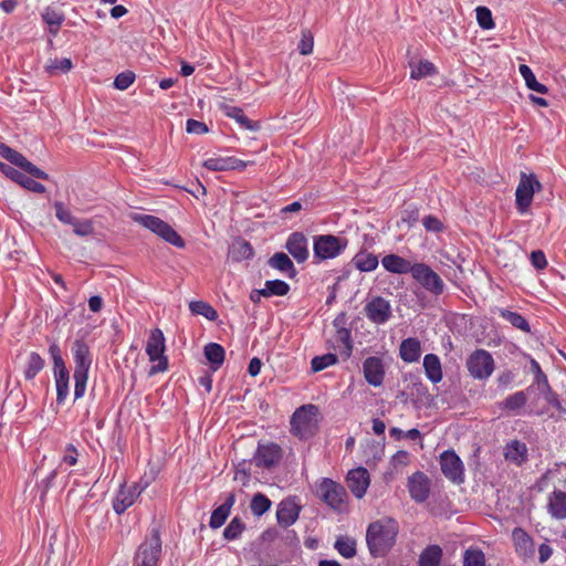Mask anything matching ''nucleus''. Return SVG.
<instances>
[{"mask_svg":"<svg viewBox=\"0 0 566 566\" xmlns=\"http://www.w3.org/2000/svg\"><path fill=\"white\" fill-rule=\"evenodd\" d=\"M187 132L190 134H205L208 132V127L205 123L196 120V119H188L187 120Z\"/></svg>","mask_w":566,"mask_h":566,"instance_id":"e2e57ef3","label":"nucleus"},{"mask_svg":"<svg viewBox=\"0 0 566 566\" xmlns=\"http://www.w3.org/2000/svg\"><path fill=\"white\" fill-rule=\"evenodd\" d=\"M350 264L359 272H371L377 269L379 260L375 253L361 249L353 256Z\"/></svg>","mask_w":566,"mask_h":566,"instance_id":"5701e85b","label":"nucleus"},{"mask_svg":"<svg viewBox=\"0 0 566 566\" xmlns=\"http://www.w3.org/2000/svg\"><path fill=\"white\" fill-rule=\"evenodd\" d=\"M422 222L428 231L437 232L440 231L442 228L440 220L433 216H427L426 218H423Z\"/></svg>","mask_w":566,"mask_h":566,"instance_id":"0e129e2a","label":"nucleus"},{"mask_svg":"<svg viewBox=\"0 0 566 566\" xmlns=\"http://www.w3.org/2000/svg\"><path fill=\"white\" fill-rule=\"evenodd\" d=\"M161 553L159 532L153 530L150 535L140 544L135 555L134 566H157Z\"/></svg>","mask_w":566,"mask_h":566,"instance_id":"1a4fd4ad","label":"nucleus"},{"mask_svg":"<svg viewBox=\"0 0 566 566\" xmlns=\"http://www.w3.org/2000/svg\"><path fill=\"white\" fill-rule=\"evenodd\" d=\"M54 208L56 218L65 224L72 226L77 219L62 202H55Z\"/></svg>","mask_w":566,"mask_h":566,"instance_id":"864d4df0","label":"nucleus"},{"mask_svg":"<svg viewBox=\"0 0 566 566\" xmlns=\"http://www.w3.org/2000/svg\"><path fill=\"white\" fill-rule=\"evenodd\" d=\"M282 458V450L276 443L259 444L254 461L258 467L272 468Z\"/></svg>","mask_w":566,"mask_h":566,"instance_id":"dca6fc26","label":"nucleus"},{"mask_svg":"<svg viewBox=\"0 0 566 566\" xmlns=\"http://www.w3.org/2000/svg\"><path fill=\"white\" fill-rule=\"evenodd\" d=\"M501 314H502V317L505 318L507 322H510L514 327H516L523 332L530 331L528 323L518 313L511 312V311H502Z\"/></svg>","mask_w":566,"mask_h":566,"instance_id":"de8ad7c7","label":"nucleus"},{"mask_svg":"<svg viewBox=\"0 0 566 566\" xmlns=\"http://www.w3.org/2000/svg\"><path fill=\"white\" fill-rule=\"evenodd\" d=\"M227 115L234 118L242 127L253 129V125L240 108L229 107Z\"/></svg>","mask_w":566,"mask_h":566,"instance_id":"13d9d810","label":"nucleus"},{"mask_svg":"<svg viewBox=\"0 0 566 566\" xmlns=\"http://www.w3.org/2000/svg\"><path fill=\"white\" fill-rule=\"evenodd\" d=\"M300 506L293 500H285L279 504L276 517L280 525L287 527L296 522Z\"/></svg>","mask_w":566,"mask_h":566,"instance_id":"4be33fe9","label":"nucleus"},{"mask_svg":"<svg viewBox=\"0 0 566 566\" xmlns=\"http://www.w3.org/2000/svg\"><path fill=\"white\" fill-rule=\"evenodd\" d=\"M531 262L537 270H543L547 265V260L543 251L537 250L531 253Z\"/></svg>","mask_w":566,"mask_h":566,"instance_id":"680f3d73","label":"nucleus"},{"mask_svg":"<svg viewBox=\"0 0 566 566\" xmlns=\"http://www.w3.org/2000/svg\"><path fill=\"white\" fill-rule=\"evenodd\" d=\"M334 547L345 558H353L356 555V541L352 537H338Z\"/></svg>","mask_w":566,"mask_h":566,"instance_id":"ea45409f","label":"nucleus"},{"mask_svg":"<svg viewBox=\"0 0 566 566\" xmlns=\"http://www.w3.org/2000/svg\"><path fill=\"white\" fill-rule=\"evenodd\" d=\"M512 539L514 543L516 554L524 560L533 558L535 549L532 537L520 527H516L512 532Z\"/></svg>","mask_w":566,"mask_h":566,"instance_id":"6ab92c4d","label":"nucleus"},{"mask_svg":"<svg viewBox=\"0 0 566 566\" xmlns=\"http://www.w3.org/2000/svg\"><path fill=\"white\" fill-rule=\"evenodd\" d=\"M553 554V548L547 544V543H543L539 545L538 547V560L539 563H545L547 562L551 556Z\"/></svg>","mask_w":566,"mask_h":566,"instance_id":"69168bd1","label":"nucleus"},{"mask_svg":"<svg viewBox=\"0 0 566 566\" xmlns=\"http://www.w3.org/2000/svg\"><path fill=\"white\" fill-rule=\"evenodd\" d=\"M527 448L525 443L520 441H512L507 443L504 451V457L507 461L515 464H522L526 460Z\"/></svg>","mask_w":566,"mask_h":566,"instance_id":"c756f323","label":"nucleus"},{"mask_svg":"<svg viewBox=\"0 0 566 566\" xmlns=\"http://www.w3.org/2000/svg\"><path fill=\"white\" fill-rule=\"evenodd\" d=\"M42 19L49 25L50 33L55 35L64 21V15L54 8H46L42 12Z\"/></svg>","mask_w":566,"mask_h":566,"instance_id":"c9c22d12","label":"nucleus"},{"mask_svg":"<svg viewBox=\"0 0 566 566\" xmlns=\"http://www.w3.org/2000/svg\"><path fill=\"white\" fill-rule=\"evenodd\" d=\"M205 356L211 365V368L217 370L224 361V349L217 343H209L205 346Z\"/></svg>","mask_w":566,"mask_h":566,"instance_id":"2f4dec72","label":"nucleus"},{"mask_svg":"<svg viewBox=\"0 0 566 566\" xmlns=\"http://www.w3.org/2000/svg\"><path fill=\"white\" fill-rule=\"evenodd\" d=\"M0 171L9 179L29 191L35 193H43L45 191V187L42 184L35 181L31 177L25 176L23 172L8 164L0 163Z\"/></svg>","mask_w":566,"mask_h":566,"instance_id":"4468645a","label":"nucleus"},{"mask_svg":"<svg viewBox=\"0 0 566 566\" xmlns=\"http://www.w3.org/2000/svg\"><path fill=\"white\" fill-rule=\"evenodd\" d=\"M72 353L75 361L74 369V398L80 399L84 396L88 379V371L92 365V355L86 343L75 340L72 346Z\"/></svg>","mask_w":566,"mask_h":566,"instance_id":"f03ea898","label":"nucleus"},{"mask_svg":"<svg viewBox=\"0 0 566 566\" xmlns=\"http://www.w3.org/2000/svg\"><path fill=\"white\" fill-rule=\"evenodd\" d=\"M270 266L284 273H289L290 276L295 274V268L289 255L283 252L274 253L269 260Z\"/></svg>","mask_w":566,"mask_h":566,"instance_id":"f704fd0d","label":"nucleus"},{"mask_svg":"<svg viewBox=\"0 0 566 566\" xmlns=\"http://www.w3.org/2000/svg\"><path fill=\"white\" fill-rule=\"evenodd\" d=\"M46 69L51 74L69 72L72 69V61L69 57L49 60Z\"/></svg>","mask_w":566,"mask_h":566,"instance_id":"8fccbe9b","label":"nucleus"},{"mask_svg":"<svg viewBox=\"0 0 566 566\" xmlns=\"http://www.w3.org/2000/svg\"><path fill=\"white\" fill-rule=\"evenodd\" d=\"M10 163L15 165L17 167H20L25 172L30 174L32 177L38 179H44L46 180L49 178L48 174L38 168L35 165H33L31 161H29L23 155L15 151L14 155L10 157Z\"/></svg>","mask_w":566,"mask_h":566,"instance_id":"c85d7f7f","label":"nucleus"},{"mask_svg":"<svg viewBox=\"0 0 566 566\" xmlns=\"http://www.w3.org/2000/svg\"><path fill=\"white\" fill-rule=\"evenodd\" d=\"M285 248L297 263L305 262L310 255L307 239L301 232L292 233L286 241Z\"/></svg>","mask_w":566,"mask_h":566,"instance_id":"a211bd4d","label":"nucleus"},{"mask_svg":"<svg viewBox=\"0 0 566 566\" xmlns=\"http://www.w3.org/2000/svg\"><path fill=\"white\" fill-rule=\"evenodd\" d=\"M140 493L142 489L136 484L130 486L123 485L114 497V511L117 514L124 513L128 507H130L135 503L136 499Z\"/></svg>","mask_w":566,"mask_h":566,"instance_id":"f3484780","label":"nucleus"},{"mask_svg":"<svg viewBox=\"0 0 566 566\" xmlns=\"http://www.w3.org/2000/svg\"><path fill=\"white\" fill-rule=\"evenodd\" d=\"M347 239L333 234L316 235L313 242L314 258L324 261L335 259L347 248Z\"/></svg>","mask_w":566,"mask_h":566,"instance_id":"0eeeda50","label":"nucleus"},{"mask_svg":"<svg viewBox=\"0 0 566 566\" xmlns=\"http://www.w3.org/2000/svg\"><path fill=\"white\" fill-rule=\"evenodd\" d=\"M363 370L365 379L369 385L378 387L382 384L385 369L380 358L368 357L363 364Z\"/></svg>","mask_w":566,"mask_h":566,"instance_id":"aec40b11","label":"nucleus"},{"mask_svg":"<svg viewBox=\"0 0 566 566\" xmlns=\"http://www.w3.org/2000/svg\"><path fill=\"white\" fill-rule=\"evenodd\" d=\"M526 396L523 391H517L509 396L503 402V408L507 410H517L526 403Z\"/></svg>","mask_w":566,"mask_h":566,"instance_id":"3c124183","label":"nucleus"},{"mask_svg":"<svg viewBox=\"0 0 566 566\" xmlns=\"http://www.w3.org/2000/svg\"><path fill=\"white\" fill-rule=\"evenodd\" d=\"M399 525L391 517L370 523L366 531V543L373 557H384L396 544Z\"/></svg>","mask_w":566,"mask_h":566,"instance_id":"f257e3e1","label":"nucleus"},{"mask_svg":"<svg viewBox=\"0 0 566 566\" xmlns=\"http://www.w3.org/2000/svg\"><path fill=\"white\" fill-rule=\"evenodd\" d=\"M189 310L193 315H201L211 322L218 318L217 311L205 301H191L189 303Z\"/></svg>","mask_w":566,"mask_h":566,"instance_id":"4c0bfd02","label":"nucleus"},{"mask_svg":"<svg viewBox=\"0 0 566 566\" xmlns=\"http://www.w3.org/2000/svg\"><path fill=\"white\" fill-rule=\"evenodd\" d=\"M485 557L480 549H467L463 556V566H484Z\"/></svg>","mask_w":566,"mask_h":566,"instance_id":"49530a36","label":"nucleus"},{"mask_svg":"<svg viewBox=\"0 0 566 566\" xmlns=\"http://www.w3.org/2000/svg\"><path fill=\"white\" fill-rule=\"evenodd\" d=\"M319 413L314 405L297 408L291 417V432L300 439H308L318 428Z\"/></svg>","mask_w":566,"mask_h":566,"instance_id":"7ed1b4c3","label":"nucleus"},{"mask_svg":"<svg viewBox=\"0 0 566 566\" xmlns=\"http://www.w3.org/2000/svg\"><path fill=\"white\" fill-rule=\"evenodd\" d=\"M314 46L313 35L306 31L303 32L302 39L298 43V51L302 55H308L312 53Z\"/></svg>","mask_w":566,"mask_h":566,"instance_id":"bf43d9fd","label":"nucleus"},{"mask_svg":"<svg viewBox=\"0 0 566 566\" xmlns=\"http://www.w3.org/2000/svg\"><path fill=\"white\" fill-rule=\"evenodd\" d=\"M73 232L78 237H87L93 233V224L90 220H78L72 224Z\"/></svg>","mask_w":566,"mask_h":566,"instance_id":"6e6d98bb","label":"nucleus"},{"mask_svg":"<svg viewBox=\"0 0 566 566\" xmlns=\"http://www.w3.org/2000/svg\"><path fill=\"white\" fill-rule=\"evenodd\" d=\"M440 467L443 475L452 483L464 482V465L454 451L448 450L440 454Z\"/></svg>","mask_w":566,"mask_h":566,"instance_id":"9b49d317","label":"nucleus"},{"mask_svg":"<svg viewBox=\"0 0 566 566\" xmlns=\"http://www.w3.org/2000/svg\"><path fill=\"white\" fill-rule=\"evenodd\" d=\"M542 189V185L533 174L522 172L515 191V205L521 214H525L533 201L534 193Z\"/></svg>","mask_w":566,"mask_h":566,"instance_id":"6e6552de","label":"nucleus"},{"mask_svg":"<svg viewBox=\"0 0 566 566\" xmlns=\"http://www.w3.org/2000/svg\"><path fill=\"white\" fill-rule=\"evenodd\" d=\"M165 348L163 332L159 328L153 329L146 344V354L153 363L148 371L149 376L164 373L168 369V359L165 356Z\"/></svg>","mask_w":566,"mask_h":566,"instance_id":"423d86ee","label":"nucleus"},{"mask_svg":"<svg viewBox=\"0 0 566 566\" xmlns=\"http://www.w3.org/2000/svg\"><path fill=\"white\" fill-rule=\"evenodd\" d=\"M235 502L234 494H229L223 504L218 506L211 514L209 525L211 528L221 527L230 515L231 509Z\"/></svg>","mask_w":566,"mask_h":566,"instance_id":"bb28decb","label":"nucleus"},{"mask_svg":"<svg viewBox=\"0 0 566 566\" xmlns=\"http://www.w3.org/2000/svg\"><path fill=\"white\" fill-rule=\"evenodd\" d=\"M547 510L553 518H566V493L554 491L547 499Z\"/></svg>","mask_w":566,"mask_h":566,"instance_id":"393cba45","label":"nucleus"},{"mask_svg":"<svg viewBox=\"0 0 566 566\" xmlns=\"http://www.w3.org/2000/svg\"><path fill=\"white\" fill-rule=\"evenodd\" d=\"M409 493L417 502H423L429 495V479L422 472H416L409 478Z\"/></svg>","mask_w":566,"mask_h":566,"instance_id":"412c9836","label":"nucleus"},{"mask_svg":"<svg viewBox=\"0 0 566 566\" xmlns=\"http://www.w3.org/2000/svg\"><path fill=\"white\" fill-rule=\"evenodd\" d=\"M346 483L355 497L363 499L370 484L369 472L363 467L352 469L346 475Z\"/></svg>","mask_w":566,"mask_h":566,"instance_id":"ddd939ff","label":"nucleus"},{"mask_svg":"<svg viewBox=\"0 0 566 566\" xmlns=\"http://www.w3.org/2000/svg\"><path fill=\"white\" fill-rule=\"evenodd\" d=\"M289 291L290 285L286 282L281 280H270L266 281L264 287L260 291H256V293L264 297H270L274 295L284 296L289 293Z\"/></svg>","mask_w":566,"mask_h":566,"instance_id":"473e14b6","label":"nucleus"},{"mask_svg":"<svg viewBox=\"0 0 566 566\" xmlns=\"http://www.w3.org/2000/svg\"><path fill=\"white\" fill-rule=\"evenodd\" d=\"M410 67H411L410 76H411V78H415V80H420V78H423L426 76H429V75H432L436 73L434 65L427 60L419 61L418 63H415V64L410 63Z\"/></svg>","mask_w":566,"mask_h":566,"instance_id":"a19ab883","label":"nucleus"},{"mask_svg":"<svg viewBox=\"0 0 566 566\" xmlns=\"http://www.w3.org/2000/svg\"><path fill=\"white\" fill-rule=\"evenodd\" d=\"M54 380L56 387V402L62 405L69 395L70 374L67 368L55 370Z\"/></svg>","mask_w":566,"mask_h":566,"instance_id":"7c9ffc66","label":"nucleus"},{"mask_svg":"<svg viewBox=\"0 0 566 566\" xmlns=\"http://www.w3.org/2000/svg\"><path fill=\"white\" fill-rule=\"evenodd\" d=\"M243 530H244V524L241 522L240 518L234 517L231 520V522L224 528L223 536L228 541H233L241 535Z\"/></svg>","mask_w":566,"mask_h":566,"instance_id":"09e8293b","label":"nucleus"},{"mask_svg":"<svg viewBox=\"0 0 566 566\" xmlns=\"http://www.w3.org/2000/svg\"><path fill=\"white\" fill-rule=\"evenodd\" d=\"M250 507L253 515L261 516L271 507V501L262 493H256L252 497Z\"/></svg>","mask_w":566,"mask_h":566,"instance_id":"37998d69","label":"nucleus"},{"mask_svg":"<svg viewBox=\"0 0 566 566\" xmlns=\"http://www.w3.org/2000/svg\"><path fill=\"white\" fill-rule=\"evenodd\" d=\"M135 81V74L130 71L119 73L114 80V86L117 90L124 91L128 88Z\"/></svg>","mask_w":566,"mask_h":566,"instance_id":"5fc2aeb1","label":"nucleus"},{"mask_svg":"<svg viewBox=\"0 0 566 566\" xmlns=\"http://www.w3.org/2000/svg\"><path fill=\"white\" fill-rule=\"evenodd\" d=\"M442 558V549L438 545L426 547L419 556V566H439Z\"/></svg>","mask_w":566,"mask_h":566,"instance_id":"72a5a7b5","label":"nucleus"},{"mask_svg":"<svg viewBox=\"0 0 566 566\" xmlns=\"http://www.w3.org/2000/svg\"><path fill=\"white\" fill-rule=\"evenodd\" d=\"M229 157H211L203 161V167L211 171L229 170Z\"/></svg>","mask_w":566,"mask_h":566,"instance_id":"603ef678","label":"nucleus"},{"mask_svg":"<svg viewBox=\"0 0 566 566\" xmlns=\"http://www.w3.org/2000/svg\"><path fill=\"white\" fill-rule=\"evenodd\" d=\"M408 462L409 453L407 451H398L392 458V463L395 467H405Z\"/></svg>","mask_w":566,"mask_h":566,"instance_id":"338daca9","label":"nucleus"},{"mask_svg":"<svg viewBox=\"0 0 566 566\" xmlns=\"http://www.w3.org/2000/svg\"><path fill=\"white\" fill-rule=\"evenodd\" d=\"M130 218L133 221L148 229L174 247H185V241L182 238L167 222L159 219L158 217L135 212L130 216Z\"/></svg>","mask_w":566,"mask_h":566,"instance_id":"20e7f679","label":"nucleus"},{"mask_svg":"<svg viewBox=\"0 0 566 566\" xmlns=\"http://www.w3.org/2000/svg\"><path fill=\"white\" fill-rule=\"evenodd\" d=\"M518 71H520V74L522 75V77L524 78L526 86L530 90L535 91L541 94L547 93V91H548L547 87L544 84L537 82V80H536L533 71L530 69V66H527L525 64H521L518 67Z\"/></svg>","mask_w":566,"mask_h":566,"instance_id":"e433bc0d","label":"nucleus"},{"mask_svg":"<svg viewBox=\"0 0 566 566\" xmlns=\"http://www.w3.org/2000/svg\"><path fill=\"white\" fill-rule=\"evenodd\" d=\"M44 361L41 356L36 353H31L28 358V365L25 368V378L32 379L34 378L43 368Z\"/></svg>","mask_w":566,"mask_h":566,"instance_id":"79ce46f5","label":"nucleus"},{"mask_svg":"<svg viewBox=\"0 0 566 566\" xmlns=\"http://www.w3.org/2000/svg\"><path fill=\"white\" fill-rule=\"evenodd\" d=\"M399 355L406 363H417L421 356L420 340L415 337L403 339L399 347Z\"/></svg>","mask_w":566,"mask_h":566,"instance_id":"b1692460","label":"nucleus"},{"mask_svg":"<svg viewBox=\"0 0 566 566\" xmlns=\"http://www.w3.org/2000/svg\"><path fill=\"white\" fill-rule=\"evenodd\" d=\"M78 450L73 444H67L64 449L61 464L75 465L78 461Z\"/></svg>","mask_w":566,"mask_h":566,"instance_id":"4d7b16f0","label":"nucleus"},{"mask_svg":"<svg viewBox=\"0 0 566 566\" xmlns=\"http://www.w3.org/2000/svg\"><path fill=\"white\" fill-rule=\"evenodd\" d=\"M381 264L386 271L394 274L411 273L413 265L397 254H387L382 258Z\"/></svg>","mask_w":566,"mask_h":566,"instance_id":"a878e982","label":"nucleus"},{"mask_svg":"<svg viewBox=\"0 0 566 566\" xmlns=\"http://www.w3.org/2000/svg\"><path fill=\"white\" fill-rule=\"evenodd\" d=\"M262 367V363L259 358L254 357L250 360L248 371L252 377H255L260 374Z\"/></svg>","mask_w":566,"mask_h":566,"instance_id":"774afa93","label":"nucleus"},{"mask_svg":"<svg viewBox=\"0 0 566 566\" xmlns=\"http://www.w3.org/2000/svg\"><path fill=\"white\" fill-rule=\"evenodd\" d=\"M412 277L428 291L440 294L443 291V282L429 266L422 263L413 264Z\"/></svg>","mask_w":566,"mask_h":566,"instance_id":"f8f14e48","label":"nucleus"},{"mask_svg":"<svg viewBox=\"0 0 566 566\" xmlns=\"http://www.w3.org/2000/svg\"><path fill=\"white\" fill-rule=\"evenodd\" d=\"M475 13H476V21L483 30H491L494 28L492 12L489 8L478 7L475 9Z\"/></svg>","mask_w":566,"mask_h":566,"instance_id":"a18cd8bd","label":"nucleus"},{"mask_svg":"<svg viewBox=\"0 0 566 566\" xmlns=\"http://www.w3.org/2000/svg\"><path fill=\"white\" fill-rule=\"evenodd\" d=\"M423 369L427 378L437 384L442 379V367L440 358L434 354H427L423 357Z\"/></svg>","mask_w":566,"mask_h":566,"instance_id":"cd10ccee","label":"nucleus"},{"mask_svg":"<svg viewBox=\"0 0 566 566\" xmlns=\"http://www.w3.org/2000/svg\"><path fill=\"white\" fill-rule=\"evenodd\" d=\"M230 255L234 261H242L252 258L253 249L249 242L238 240L230 248Z\"/></svg>","mask_w":566,"mask_h":566,"instance_id":"58836bf2","label":"nucleus"},{"mask_svg":"<svg viewBox=\"0 0 566 566\" xmlns=\"http://www.w3.org/2000/svg\"><path fill=\"white\" fill-rule=\"evenodd\" d=\"M316 495L331 509L344 512L346 510L347 493L344 486L328 478L316 482Z\"/></svg>","mask_w":566,"mask_h":566,"instance_id":"39448f33","label":"nucleus"},{"mask_svg":"<svg viewBox=\"0 0 566 566\" xmlns=\"http://www.w3.org/2000/svg\"><path fill=\"white\" fill-rule=\"evenodd\" d=\"M467 367L473 378L486 379L494 370V360L489 352L476 349L469 356Z\"/></svg>","mask_w":566,"mask_h":566,"instance_id":"9d476101","label":"nucleus"},{"mask_svg":"<svg viewBox=\"0 0 566 566\" xmlns=\"http://www.w3.org/2000/svg\"><path fill=\"white\" fill-rule=\"evenodd\" d=\"M337 363V356L335 354H325L322 356H316L312 359L311 366L314 373L321 371L329 366H333Z\"/></svg>","mask_w":566,"mask_h":566,"instance_id":"c03bdc74","label":"nucleus"},{"mask_svg":"<svg viewBox=\"0 0 566 566\" xmlns=\"http://www.w3.org/2000/svg\"><path fill=\"white\" fill-rule=\"evenodd\" d=\"M366 315L375 324H385L391 317V305L389 301L377 296L366 305Z\"/></svg>","mask_w":566,"mask_h":566,"instance_id":"2eb2a0df","label":"nucleus"},{"mask_svg":"<svg viewBox=\"0 0 566 566\" xmlns=\"http://www.w3.org/2000/svg\"><path fill=\"white\" fill-rule=\"evenodd\" d=\"M49 352L51 354V357H52L53 364H54L53 371L59 370V369H66V366L61 356L59 346L55 344L51 345L49 348Z\"/></svg>","mask_w":566,"mask_h":566,"instance_id":"052dcab7","label":"nucleus"}]
</instances>
